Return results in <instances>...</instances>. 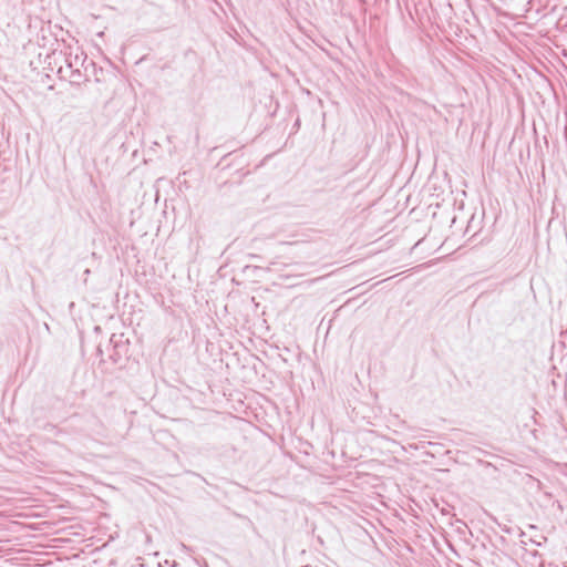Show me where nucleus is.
Here are the masks:
<instances>
[{
    "label": "nucleus",
    "instance_id": "nucleus-1",
    "mask_svg": "<svg viewBox=\"0 0 567 567\" xmlns=\"http://www.w3.org/2000/svg\"><path fill=\"white\" fill-rule=\"evenodd\" d=\"M87 56L81 51L76 50L73 52L71 49L63 53V64H61L58 69V75L61 80L69 81L72 85H81L82 83L87 81V75L84 71L87 70ZM90 65H93V62H89Z\"/></svg>",
    "mask_w": 567,
    "mask_h": 567
},
{
    "label": "nucleus",
    "instance_id": "nucleus-2",
    "mask_svg": "<svg viewBox=\"0 0 567 567\" xmlns=\"http://www.w3.org/2000/svg\"><path fill=\"white\" fill-rule=\"evenodd\" d=\"M110 344L113 348L112 353L110 354V359L113 363L117 364L127 355V340H123V334H113L110 339Z\"/></svg>",
    "mask_w": 567,
    "mask_h": 567
}]
</instances>
